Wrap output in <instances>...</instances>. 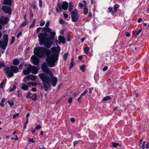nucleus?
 Returning a JSON list of instances; mask_svg holds the SVG:
<instances>
[{"label":"nucleus","mask_w":149,"mask_h":149,"mask_svg":"<svg viewBox=\"0 0 149 149\" xmlns=\"http://www.w3.org/2000/svg\"><path fill=\"white\" fill-rule=\"evenodd\" d=\"M28 24V22H23L21 24V26H24L26 25H27Z\"/></svg>","instance_id":"c9c22d12"},{"label":"nucleus","mask_w":149,"mask_h":149,"mask_svg":"<svg viewBox=\"0 0 149 149\" xmlns=\"http://www.w3.org/2000/svg\"><path fill=\"white\" fill-rule=\"evenodd\" d=\"M5 66V64L3 63L0 62V69L1 67H3Z\"/></svg>","instance_id":"37998d69"},{"label":"nucleus","mask_w":149,"mask_h":149,"mask_svg":"<svg viewBox=\"0 0 149 149\" xmlns=\"http://www.w3.org/2000/svg\"><path fill=\"white\" fill-rule=\"evenodd\" d=\"M49 21H48L46 23L45 26V27H48L49 26Z\"/></svg>","instance_id":"13d9d810"},{"label":"nucleus","mask_w":149,"mask_h":149,"mask_svg":"<svg viewBox=\"0 0 149 149\" xmlns=\"http://www.w3.org/2000/svg\"><path fill=\"white\" fill-rule=\"evenodd\" d=\"M5 100H6V99L4 98H3L1 99V103H0V105H1V106L2 107H3L4 106V103L5 102Z\"/></svg>","instance_id":"a878e982"},{"label":"nucleus","mask_w":149,"mask_h":149,"mask_svg":"<svg viewBox=\"0 0 149 149\" xmlns=\"http://www.w3.org/2000/svg\"><path fill=\"white\" fill-rule=\"evenodd\" d=\"M16 88V85H14L13 86V88H10L9 90V92H12L14 90H15Z\"/></svg>","instance_id":"c85d7f7f"},{"label":"nucleus","mask_w":149,"mask_h":149,"mask_svg":"<svg viewBox=\"0 0 149 149\" xmlns=\"http://www.w3.org/2000/svg\"><path fill=\"white\" fill-rule=\"evenodd\" d=\"M80 69L83 72H84L86 70L85 65H83L81 66L80 68Z\"/></svg>","instance_id":"bb28decb"},{"label":"nucleus","mask_w":149,"mask_h":149,"mask_svg":"<svg viewBox=\"0 0 149 149\" xmlns=\"http://www.w3.org/2000/svg\"><path fill=\"white\" fill-rule=\"evenodd\" d=\"M41 128V127L40 125H37L35 128V130H39Z\"/></svg>","instance_id":"a18cd8bd"},{"label":"nucleus","mask_w":149,"mask_h":149,"mask_svg":"<svg viewBox=\"0 0 149 149\" xmlns=\"http://www.w3.org/2000/svg\"><path fill=\"white\" fill-rule=\"evenodd\" d=\"M1 24L2 25H4L8 23L9 21V19L7 17H4L3 16L1 17Z\"/></svg>","instance_id":"9b49d317"},{"label":"nucleus","mask_w":149,"mask_h":149,"mask_svg":"<svg viewBox=\"0 0 149 149\" xmlns=\"http://www.w3.org/2000/svg\"><path fill=\"white\" fill-rule=\"evenodd\" d=\"M85 6L82 3H80L79 4V7H82Z\"/></svg>","instance_id":"bf43d9fd"},{"label":"nucleus","mask_w":149,"mask_h":149,"mask_svg":"<svg viewBox=\"0 0 149 149\" xmlns=\"http://www.w3.org/2000/svg\"><path fill=\"white\" fill-rule=\"evenodd\" d=\"M63 15L64 18H67L68 17V15L67 14L64 13L63 14Z\"/></svg>","instance_id":"0e129e2a"},{"label":"nucleus","mask_w":149,"mask_h":149,"mask_svg":"<svg viewBox=\"0 0 149 149\" xmlns=\"http://www.w3.org/2000/svg\"><path fill=\"white\" fill-rule=\"evenodd\" d=\"M84 14L85 15H86L88 13V10L87 8H85L84 9Z\"/></svg>","instance_id":"c03bdc74"},{"label":"nucleus","mask_w":149,"mask_h":149,"mask_svg":"<svg viewBox=\"0 0 149 149\" xmlns=\"http://www.w3.org/2000/svg\"><path fill=\"white\" fill-rule=\"evenodd\" d=\"M19 115V113H17L16 114H14L13 115V119H15L16 116H18Z\"/></svg>","instance_id":"8fccbe9b"},{"label":"nucleus","mask_w":149,"mask_h":149,"mask_svg":"<svg viewBox=\"0 0 149 149\" xmlns=\"http://www.w3.org/2000/svg\"><path fill=\"white\" fill-rule=\"evenodd\" d=\"M72 98L71 97H70L68 100V102L70 104L71 103L72 101Z\"/></svg>","instance_id":"49530a36"},{"label":"nucleus","mask_w":149,"mask_h":149,"mask_svg":"<svg viewBox=\"0 0 149 149\" xmlns=\"http://www.w3.org/2000/svg\"><path fill=\"white\" fill-rule=\"evenodd\" d=\"M65 21L62 19H61L59 20V22L60 24H63Z\"/></svg>","instance_id":"5fc2aeb1"},{"label":"nucleus","mask_w":149,"mask_h":149,"mask_svg":"<svg viewBox=\"0 0 149 149\" xmlns=\"http://www.w3.org/2000/svg\"><path fill=\"white\" fill-rule=\"evenodd\" d=\"M48 35L46 33H40L38 35V41L41 45L44 44L45 47L49 48L51 47L50 42L47 38Z\"/></svg>","instance_id":"7ed1b4c3"},{"label":"nucleus","mask_w":149,"mask_h":149,"mask_svg":"<svg viewBox=\"0 0 149 149\" xmlns=\"http://www.w3.org/2000/svg\"><path fill=\"white\" fill-rule=\"evenodd\" d=\"M24 63L22 62L20 63L19 66V69H22V67L23 66V65H24Z\"/></svg>","instance_id":"a19ab883"},{"label":"nucleus","mask_w":149,"mask_h":149,"mask_svg":"<svg viewBox=\"0 0 149 149\" xmlns=\"http://www.w3.org/2000/svg\"><path fill=\"white\" fill-rule=\"evenodd\" d=\"M146 148L147 149L149 148V143H148L146 145Z\"/></svg>","instance_id":"774afa93"},{"label":"nucleus","mask_w":149,"mask_h":149,"mask_svg":"<svg viewBox=\"0 0 149 149\" xmlns=\"http://www.w3.org/2000/svg\"><path fill=\"white\" fill-rule=\"evenodd\" d=\"M79 93V91L77 92H75L73 93V96L75 97Z\"/></svg>","instance_id":"de8ad7c7"},{"label":"nucleus","mask_w":149,"mask_h":149,"mask_svg":"<svg viewBox=\"0 0 149 149\" xmlns=\"http://www.w3.org/2000/svg\"><path fill=\"white\" fill-rule=\"evenodd\" d=\"M80 141V140H79L78 141H75L73 143V145L74 146H75L78 143V142Z\"/></svg>","instance_id":"680f3d73"},{"label":"nucleus","mask_w":149,"mask_h":149,"mask_svg":"<svg viewBox=\"0 0 149 149\" xmlns=\"http://www.w3.org/2000/svg\"><path fill=\"white\" fill-rule=\"evenodd\" d=\"M28 65L30 72L34 74H36L38 73V70L36 67L35 66H32L31 65Z\"/></svg>","instance_id":"423d86ee"},{"label":"nucleus","mask_w":149,"mask_h":149,"mask_svg":"<svg viewBox=\"0 0 149 149\" xmlns=\"http://www.w3.org/2000/svg\"><path fill=\"white\" fill-rule=\"evenodd\" d=\"M119 6L118 4H116L114 6V12L116 13L117 12V9L118 8Z\"/></svg>","instance_id":"393cba45"},{"label":"nucleus","mask_w":149,"mask_h":149,"mask_svg":"<svg viewBox=\"0 0 149 149\" xmlns=\"http://www.w3.org/2000/svg\"><path fill=\"white\" fill-rule=\"evenodd\" d=\"M29 15L30 17L32 18L33 17V14L32 10H30Z\"/></svg>","instance_id":"f704fd0d"},{"label":"nucleus","mask_w":149,"mask_h":149,"mask_svg":"<svg viewBox=\"0 0 149 149\" xmlns=\"http://www.w3.org/2000/svg\"><path fill=\"white\" fill-rule=\"evenodd\" d=\"M49 38H48L49 40H53L54 39V36L56 35V33L54 31L51 32Z\"/></svg>","instance_id":"f3484780"},{"label":"nucleus","mask_w":149,"mask_h":149,"mask_svg":"<svg viewBox=\"0 0 149 149\" xmlns=\"http://www.w3.org/2000/svg\"><path fill=\"white\" fill-rule=\"evenodd\" d=\"M37 96L36 93L33 94L31 96V98L32 100L33 101H35L37 99Z\"/></svg>","instance_id":"4be33fe9"},{"label":"nucleus","mask_w":149,"mask_h":149,"mask_svg":"<svg viewBox=\"0 0 149 149\" xmlns=\"http://www.w3.org/2000/svg\"><path fill=\"white\" fill-rule=\"evenodd\" d=\"M108 10H109V13L112 12L113 13H115V12H113V10H112V8L111 7H109Z\"/></svg>","instance_id":"58836bf2"},{"label":"nucleus","mask_w":149,"mask_h":149,"mask_svg":"<svg viewBox=\"0 0 149 149\" xmlns=\"http://www.w3.org/2000/svg\"><path fill=\"white\" fill-rule=\"evenodd\" d=\"M39 6L40 8H41L42 6V1L41 0L39 1Z\"/></svg>","instance_id":"4d7b16f0"},{"label":"nucleus","mask_w":149,"mask_h":149,"mask_svg":"<svg viewBox=\"0 0 149 149\" xmlns=\"http://www.w3.org/2000/svg\"><path fill=\"white\" fill-rule=\"evenodd\" d=\"M26 78L28 80L31 79L32 81H35L36 78V77L34 75H30L26 77Z\"/></svg>","instance_id":"4468645a"},{"label":"nucleus","mask_w":149,"mask_h":149,"mask_svg":"<svg viewBox=\"0 0 149 149\" xmlns=\"http://www.w3.org/2000/svg\"><path fill=\"white\" fill-rule=\"evenodd\" d=\"M32 63L35 65H37L39 63V61L38 58L35 56H33L31 58Z\"/></svg>","instance_id":"1a4fd4ad"},{"label":"nucleus","mask_w":149,"mask_h":149,"mask_svg":"<svg viewBox=\"0 0 149 149\" xmlns=\"http://www.w3.org/2000/svg\"><path fill=\"white\" fill-rule=\"evenodd\" d=\"M30 82H29L27 83V84L24 83H22V89L24 90H28L29 86H30Z\"/></svg>","instance_id":"f8f14e48"},{"label":"nucleus","mask_w":149,"mask_h":149,"mask_svg":"<svg viewBox=\"0 0 149 149\" xmlns=\"http://www.w3.org/2000/svg\"><path fill=\"white\" fill-rule=\"evenodd\" d=\"M145 143H146V142L145 141H144L143 142V144L141 146V148H142L143 149H144Z\"/></svg>","instance_id":"3c124183"},{"label":"nucleus","mask_w":149,"mask_h":149,"mask_svg":"<svg viewBox=\"0 0 149 149\" xmlns=\"http://www.w3.org/2000/svg\"><path fill=\"white\" fill-rule=\"evenodd\" d=\"M4 84V83L3 82H1L0 84V89H2L3 88V86Z\"/></svg>","instance_id":"603ef678"},{"label":"nucleus","mask_w":149,"mask_h":149,"mask_svg":"<svg viewBox=\"0 0 149 149\" xmlns=\"http://www.w3.org/2000/svg\"><path fill=\"white\" fill-rule=\"evenodd\" d=\"M57 48L53 47L50 50L47 49L44 47H37L34 49L33 52L40 58H42L45 55L47 56L46 60L49 66L53 67L58 60L61 50L60 46L57 45Z\"/></svg>","instance_id":"f257e3e1"},{"label":"nucleus","mask_w":149,"mask_h":149,"mask_svg":"<svg viewBox=\"0 0 149 149\" xmlns=\"http://www.w3.org/2000/svg\"><path fill=\"white\" fill-rule=\"evenodd\" d=\"M15 41V38L14 37H12V39L10 41V44H13L14 42Z\"/></svg>","instance_id":"09e8293b"},{"label":"nucleus","mask_w":149,"mask_h":149,"mask_svg":"<svg viewBox=\"0 0 149 149\" xmlns=\"http://www.w3.org/2000/svg\"><path fill=\"white\" fill-rule=\"evenodd\" d=\"M42 31L44 32L47 33H50L52 30L49 27H44L42 28Z\"/></svg>","instance_id":"dca6fc26"},{"label":"nucleus","mask_w":149,"mask_h":149,"mask_svg":"<svg viewBox=\"0 0 149 149\" xmlns=\"http://www.w3.org/2000/svg\"><path fill=\"white\" fill-rule=\"evenodd\" d=\"M108 67L107 66L104 67V68L103 69V71H105L107 70V69Z\"/></svg>","instance_id":"e2e57ef3"},{"label":"nucleus","mask_w":149,"mask_h":149,"mask_svg":"<svg viewBox=\"0 0 149 149\" xmlns=\"http://www.w3.org/2000/svg\"><path fill=\"white\" fill-rule=\"evenodd\" d=\"M89 50V48L88 47H86L84 49V53L86 54H87L88 53V51Z\"/></svg>","instance_id":"c756f323"},{"label":"nucleus","mask_w":149,"mask_h":149,"mask_svg":"<svg viewBox=\"0 0 149 149\" xmlns=\"http://www.w3.org/2000/svg\"><path fill=\"white\" fill-rule=\"evenodd\" d=\"M73 6L74 5L71 2H69L68 11L70 12H71L73 10Z\"/></svg>","instance_id":"6ab92c4d"},{"label":"nucleus","mask_w":149,"mask_h":149,"mask_svg":"<svg viewBox=\"0 0 149 149\" xmlns=\"http://www.w3.org/2000/svg\"><path fill=\"white\" fill-rule=\"evenodd\" d=\"M88 91L87 90H86L84 91V92L81 94V96H83L86 93H87Z\"/></svg>","instance_id":"4c0bfd02"},{"label":"nucleus","mask_w":149,"mask_h":149,"mask_svg":"<svg viewBox=\"0 0 149 149\" xmlns=\"http://www.w3.org/2000/svg\"><path fill=\"white\" fill-rule=\"evenodd\" d=\"M35 22H36L35 19H34L33 20V21L32 22L31 24V25L30 26V27H33L34 26V25H35Z\"/></svg>","instance_id":"7c9ffc66"},{"label":"nucleus","mask_w":149,"mask_h":149,"mask_svg":"<svg viewBox=\"0 0 149 149\" xmlns=\"http://www.w3.org/2000/svg\"><path fill=\"white\" fill-rule=\"evenodd\" d=\"M142 29L141 28L139 30L137 31V32L136 33V36H137L142 31Z\"/></svg>","instance_id":"2f4dec72"},{"label":"nucleus","mask_w":149,"mask_h":149,"mask_svg":"<svg viewBox=\"0 0 149 149\" xmlns=\"http://www.w3.org/2000/svg\"><path fill=\"white\" fill-rule=\"evenodd\" d=\"M31 93L30 92H29L28 93V95L26 96V97L28 98H31Z\"/></svg>","instance_id":"e433bc0d"},{"label":"nucleus","mask_w":149,"mask_h":149,"mask_svg":"<svg viewBox=\"0 0 149 149\" xmlns=\"http://www.w3.org/2000/svg\"><path fill=\"white\" fill-rule=\"evenodd\" d=\"M125 36L127 37H129L130 36V34L129 32H127L126 33Z\"/></svg>","instance_id":"338daca9"},{"label":"nucleus","mask_w":149,"mask_h":149,"mask_svg":"<svg viewBox=\"0 0 149 149\" xmlns=\"http://www.w3.org/2000/svg\"><path fill=\"white\" fill-rule=\"evenodd\" d=\"M45 21L43 20H41L40 24V25L41 26H44L45 24Z\"/></svg>","instance_id":"ea45409f"},{"label":"nucleus","mask_w":149,"mask_h":149,"mask_svg":"<svg viewBox=\"0 0 149 149\" xmlns=\"http://www.w3.org/2000/svg\"><path fill=\"white\" fill-rule=\"evenodd\" d=\"M93 89H94V88H93V87H92V88H90L89 90V93H91L92 92V91L93 90Z\"/></svg>","instance_id":"6e6d98bb"},{"label":"nucleus","mask_w":149,"mask_h":149,"mask_svg":"<svg viewBox=\"0 0 149 149\" xmlns=\"http://www.w3.org/2000/svg\"><path fill=\"white\" fill-rule=\"evenodd\" d=\"M23 73L25 75H27L30 73V70L29 69L28 65L27 67V68L26 70H23Z\"/></svg>","instance_id":"a211bd4d"},{"label":"nucleus","mask_w":149,"mask_h":149,"mask_svg":"<svg viewBox=\"0 0 149 149\" xmlns=\"http://www.w3.org/2000/svg\"><path fill=\"white\" fill-rule=\"evenodd\" d=\"M71 19L73 22H77L78 20L79 16L78 14V11L76 9L71 13Z\"/></svg>","instance_id":"39448f33"},{"label":"nucleus","mask_w":149,"mask_h":149,"mask_svg":"<svg viewBox=\"0 0 149 149\" xmlns=\"http://www.w3.org/2000/svg\"><path fill=\"white\" fill-rule=\"evenodd\" d=\"M22 32H20L17 35V38H19V37L21 35Z\"/></svg>","instance_id":"69168bd1"},{"label":"nucleus","mask_w":149,"mask_h":149,"mask_svg":"<svg viewBox=\"0 0 149 149\" xmlns=\"http://www.w3.org/2000/svg\"><path fill=\"white\" fill-rule=\"evenodd\" d=\"M111 97L110 96H107L105 97L102 99V101H105L108 100H109L111 99Z\"/></svg>","instance_id":"5701e85b"},{"label":"nucleus","mask_w":149,"mask_h":149,"mask_svg":"<svg viewBox=\"0 0 149 149\" xmlns=\"http://www.w3.org/2000/svg\"><path fill=\"white\" fill-rule=\"evenodd\" d=\"M3 39L4 40L3 41L8 42V36L7 34H5L3 36Z\"/></svg>","instance_id":"412c9836"},{"label":"nucleus","mask_w":149,"mask_h":149,"mask_svg":"<svg viewBox=\"0 0 149 149\" xmlns=\"http://www.w3.org/2000/svg\"><path fill=\"white\" fill-rule=\"evenodd\" d=\"M29 142H32L33 143L35 142V141H34L33 139H30V138H29Z\"/></svg>","instance_id":"864d4df0"},{"label":"nucleus","mask_w":149,"mask_h":149,"mask_svg":"<svg viewBox=\"0 0 149 149\" xmlns=\"http://www.w3.org/2000/svg\"><path fill=\"white\" fill-rule=\"evenodd\" d=\"M41 68L43 72L48 74L51 78L44 73L39 74V77L42 81L44 88L45 91L51 90V83L53 87H55L57 82V79L56 77H53V75L51 71L49 70L46 63H44L41 65Z\"/></svg>","instance_id":"f03ea898"},{"label":"nucleus","mask_w":149,"mask_h":149,"mask_svg":"<svg viewBox=\"0 0 149 149\" xmlns=\"http://www.w3.org/2000/svg\"><path fill=\"white\" fill-rule=\"evenodd\" d=\"M68 53H66L63 54V58L65 61L66 60L68 55Z\"/></svg>","instance_id":"cd10ccee"},{"label":"nucleus","mask_w":149,"mask_h":149,"mask_svg":"<svg viewBox=\"0 0 149 149\" xmlns=\"http://www.w3.org/2000/svg\"><path fill=\"white\" fill-rule=\"evenodd\" d=\"M68 3L67 2L65 1L63 2L61 5V8L60 5L58 4L57 6L59 8V9L60 10V12H61L62 8L65 10H67L68 7Z\"/></svg>","instance_id":"6e6552de"},{"label":"nucleus","mask_w":149,"mask_h":149,"mask_svg":"<svg viewBox=\"0 0 149 149\" xmlns=\"http://www.w3.org/2000/svg\"><path fill=\"white\" fill-rule=\"evenodd\" d=\"M74 58H72L71 60V62L70 64V69H71L74 65V62L73 61Z\"/></svg>","instance_id":"b1692460"},{"label":"nucleus","mask_w":149,"mask_h":149,"mask_svg":"<svg viewBox=\"0 0 149 149\" xmlns=\"http://www.w3.org/2000/svg\"><path fill=\"white\" fill-rule=\"evenodd\" d=\"M3 11L5 13L10 15L12 13V10L10 7L6 6H3L1 8Z\"/></svg>","instance_id":"0eeeda50"},{"label":"nucleus","mask_w":149,"mask_h":149,"mask_svg":"<svg viewBox=\"0 0 149 149\" xmlns=\"http://www.w3.org/2000/svg\"><path fill=\"white\" fill-rule=\"evenodd\" d=\"M4 72L7 74V77L9 78L13 76L14 73L18 72V68L16 66H11L10 67H6L3 69Z\"/></svg>","instance_id":"20e7f679"},{"label":"nucleus","mask_w":149,"mask_h":149,"mask_svg":"<svg viewBox=\"0 0 149 149\" xmlns=\"http://www.w3.org/2000/svg\"><path fill=\"white\" fill-rule=\"evenodd\" d=\"M112 144L114 148H116L119 145V144L118 143L113 142L112 143Z\"/></svg>","instance_id":"473e14b6"},{"label":"nucleus","mask_w":149,"mask_h":149,"mask_svg":"<svg viewBox=\"0 0 149 149\" xmlns=\"http://www.w3.org/2000/svg\"><path fill=\"white\" fill-rule=\"evenodd\" d=\"M13 1V0H4L3 4L11 6L12 5V2Z\"/></svg>","instance_id":"2eb2a0df"},{"label":"nucleus","mask_w":149,"mask_h":149,"mask_svg":"<svg viewBox=\"0 0 149 149\" xmlns=\"http://www.w3.org/2000/svg\"><path fill=\"white\" fill-rule=\"evenodd\" d=\"M8 104L10 105V107H11L14 105V102H10V101H8Z\"/></svg>","instance_id":"72a5a7b5"},{"label":"nucleus","mask_w":149,"mask_h":149,"mask_svg":"<svg viewBox=\"0 0 149 149\" xmlns=\"http://www.w3.org/2000/svg\"><path fill=\"white\" fill-rule=\"evenodd\" d=\"M41 27L38 28L36 29V31L38 33H39L40 31L42 29Z\"/></svg>","instance_id":"052dcab7"},{"label":"nucleus","mask_w":149,"mask_h":149,"mask_svg":"<svg viewBox=\"0 0 149 149\" xmlns=\"http://www.w3.org/2000/svg\"><path fill=\"white\" fill-rule=\"evenodd\" d=\"M37 149H45L44 146L40 145L37 148Z\"/></svg>","instance_id":"79ce46f5"},{"label":"nucleus","mask_w":149,"mask_h":149,"mask_svg":"<svg viewBox=\"0 0 149 149\" xmlns=\"http://www.w3.org/2000/svg\"><path fill=\"white\" fill-rule=\"evenodd\" d=\"M20 61L18 59H14L13 61V64L15 65H18L20 62Z\"/></svg>","instance_id":"aec40b11"},{"label":"nucleus","mask_w":149,"mask_h":149,"mask_svg":"<svg viewBox=\"0 0 149 149\" xmlns=\"http://www.w3.org/2000/svg\"><path fill=\"white\" fill-rule=\"evenodd\" d=\"M8 42L3 41H0V47L1 48L4 49H6L7 46Z\"/></svg>","instance_id":"ddd939ff"},{"label":"nucleus","mask_w":149,"mask_h":149,"mask_svg":"<svg viewBox=\"0 0 149 149\" xmlns=\"http://www.w3.org/2000/svg\"><path fill=\"white\" fill-rule=\"evenodd\" d=\"M58 39L59 40V42L57 40L56 41V42H55V43H56V45H57H57L59 46L57 44L58 43L59 44H60V43H62L63 44H64L65 42V41H66L65 39V38L63 36H59L58 37ZM57 47H56L57 48Z\"/></svg>","instance_id":"9d476101"}]
</instances>
